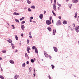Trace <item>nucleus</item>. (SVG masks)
Segmentation results:
<instances>
[{"label": "nucleus", "instance_id": "1", "mask_svg": "<svg viewBox=\"0 0 79 79\" xmlns=\"http://www.w3.org/2000/svg\"><path fill=\"white\" fill-rule=\"evenodd\" d=\"M46 23L48 25H50L51 24H52V23L50 21L47 20L46 21Z\"/></svg>", "mask_w": 79, "mask_h": 79}, {"label": "nucleus", "instance_id": "2", "mask_svg": "<svg viewBox=\"0 0 79 79\" xmlns=\"http://www.w3.org/2000/svg\"><path fill=\"white\" fill-rule=\"evenodd\" d=\"M56 24L57 26H59V25L61 24V21H60V20H59L57 21Z\"/></svg>", "mask_w": 79, "mask_h": 79}, {"label": "nucleus", "instance_id": "3", "mask_svg": "<svg viewBox=\"0 0 79 79\" xmlns=\"http://www.w3.org/2000/svg\"><path fill=\"white\" fill-rule=\"evenodd\" d=\"M53 8L55 11L56 10V3H54L53 4Z\"/></svg>", "mask_w": 79, "mask_h": 79}, {"label": "nucleus", "instance_id": "4", "mask_svg": "<svg viewBox=\"0 0 79 79\" xmlns=\"http://www.w3.org/2000/svg\"><path fill=\"white\" fill-rule=\"evenodd\" d=\"M44 53L46 57H48V55L46 52H45V51H44Z\"/></svg>", "mask_w": 79, "mask_h": 79}, {"label": "nucleus", "instance_id": "5", "mask_svg": "<svg viewBox=\"0 0 79 79\" xmlns=\"http://www.w3.org/2000/svg\"><path fill=\"white\" fill-rule=\"evenodd\" d=\"M53 48L54 51H55L56 52H58V49H57V48H56V47H54Z\"/></svg>", "mask_w": 79, "mask_h": 79}, {"label": "nucleus", "instance_id": "6", "mask_svg": "<svg viewBox=\"0 0 79 79\" xmlns=\"http://www.w3.org/2000/svg\"><path fill=\"white\" fill-rule=\"evenodd\" d=\"M72 2L73 3H76L77 2H78V0H73Z\"/></svg>", "mask_w": 79, "mask_h": 79}, {"label": "nucleus", "instance_id": "7", "mask_svg": "<svg viewBox=\"0 0 79 79\" xmlns=\"http://www.w3.org/2000/svg\"><path fill=\"white\" fill-rule=\"evenodd\" d=\"M43 18V14H41L40 15V18L41 19H42V18Z\"/></svg>", "mask_w": 79, "mask_h": 79}, {"label": "nucleus", "instance_id": "8", "mask_svg": "<svg viewBox=\"0 0 79 79\" xmlns=\"http://www.w3.org/2000/svg\"><path fill=\"white\" fill-rule=\"evenodd\" d=\"M7 42H9V43H10V44H11V42H12V41L10 39H9V40H7Z\"/></svg>", "mask_w": 79, "mask_h": 79}, {"label": "nucleus", "instance_id": "9", "mask_svg": "<svg viewBox=\"0 0 79 79\" xmlns=\"http://www.w3.org/2000/svg\"><path fill=\"white\" fill-rule=\"evenodd\" d=\"M30 48H29V47L28 46L27 47V52H28V53H29L30 52H29V50L30 49Z\"/></svg>", "mask_w": 79, "mask_h": 79}, {"label": "nucleus", "instance_id": "10", "mask_svg": "<svg viewBox=\"0 0 79 79\" xmlns=\"http://www.w3.org/2000/svg\"><path fill=\"white\" fill-rule=\"evenodd\" d=\"M18 77H19V75L17 76V75H15V79H18Z\"/></svg>", "mask_w": 79, "mask_h": 79}, {"label": "nucleus", "instance_id": "11", "mask_svg": "<svg viewBox=\"0 0 79 79\" xmlns=\"http://www.w3.org/2000/svg\"><path fill=\"white\" fill-rule=\"evenodd\" d=\"M21 29L23 30V31H24V25H22L21 26Z\"/></svg>", "mask_w": 79, "mask_h": 79}, {"label": "nucleus", "instance_id": "12", "mask_svg": "<svg viewBox=\"0 0 79 79\" xmlns=\"http://www.w3.org/2000/svg\"><path fill=\"white\" fill-rule=\"evenodd\" d=\"M25 56L27 58H28V59H29V56H28V55H27V53H26L25 54Z\"/></svg>", "mask_w": 79, "mask_h": 79}, {"label": "nucleus", "instance_id": "13", "mask_svg": "<svg viewBox=\"0 0 79 79\" xmlns=\"http://www.w3.org/2000/svg\"><path fill=\"white\" fill-rule=\"evenodd\" d=\"M29 38L30 39H32V36H31V32H30L29 34Z\"/></svg>", "mask_w": 79, "mask_h": 79}, {"label": "nucleus", "instance_id": "14", "mask_svg": "<svg viewBox=\"0 0 79 79\" xmlns=\"http://www.w3.org/2000/svg\"><path fill=\"white\" fill-rule=\"evenodd\" d=\"M48 29L49 31H52V28L50 27H48Z\"/></svg>", "mask_w": 79, "mask_h": 79}, {"label": "nucleus", "instance_id": "15", "mask_svg": "<svg viewBox=\"0 0 79 79\" xmlns=\"http://www.w3.org/2000/svg\"><path fill=\"white\" fill-rule=\"evenodd\" d=\"M13 15H19V14L16 12H14Z\"/></svg>", "mask_w": 79, "mask_h": 79}, {"label": "nucleus", "instance_id": "16", "mask_svg": "<svg viewBox=\"0 0 79 79\" xmlns=\"http://www.w3.org/2000/svg\"><path fill=\"white\" fill-rule=\"evenodd\" d=\"M11 45L12 47V48H13V49H14V48H15V45H14L13 44L11 43Z\"/></svg>", "mask_w": 79, "mask_h": 79}, {"label": "nucleus", "instance_id": "17", "mask_svg": "<svg viewBox=\"0 0 79 79\" xmlns=\"http://www.w3.org/2000/svg\"><path fill=\"white\" fill-rule=\"evenodd\" d=\"M10 62L11 64H14V61H13V60H10Z\"/></svg>", "mask_w": 79, "mask_h": 79}, {"label": "nucleus", "instance_id": "18", "mask_svg": "<svg viewBox=\"0 0 79 79\" xmlns=\"http://www.w3.org/2000/svg\"><path fill=\"white\" fill-rule=\"evenodd\" d=\"M35 52L36 53H38V51L37 50V49L36 48H35Z\"/></svg>", "mask_w": 79, "mask_h": 79}, {"label": "nucleus", "instance_id": "19", "mask_svg": "<svg viewBox=\"0 0 79 79\" xmlns=\"http://www.w3.org/2000/svg\"><path fill=\"white\" fill-rule=\"evenodd\" d=\"M76 31L77 32H79V30L78 29V28L76 27L75 28Z\"/></svg>", "mask_w": 79, "mask_h": 79}, {"label": "nucleus", "instance_id": "20", "mask_svg": "<svg viewBox=\"0 0 79 79\" xmlns=\"http://www.w3.org/2000/svg\"><path fill=\"white\" fill-rule=\"evenodd\" d=\"M15 37L16 40H18V37L17 36V35H15Z\"/></svg>", "mask_w": 79, "mask_h": 79}, {"label": "nucleus", "instance_id": "21", "mask_svg": "<svg viewBox=\"0 0 79 79\" xmlns=\"http://www.w3.org/2000/svg\"><path fill=\"white\" fill-rule=\"evenodd\" d=\"M52 12L54 16H56V14H55V12H54V11L52 10Z\"/></svg>", "mask_w": 79, "mask_h": 79}, {"label": "nucleus", "instance_id": "22", "mask_svg": "<svg viewBox=\"0 0 79 79\" xmlns=\"http://www.w3.org/2000/svg\"><path fill=\"white\" fill-rule=\"evenodd\" d=\"M27 3L29 4H30V3H31V1L29 0H27Z\"/></svg>", "mask_w": 79, "mask_h": 79}, {"label": "nucleus", "instance_id": "23", "mask_svg": "<svg viewBox=\"0 0 79 79\" xmlns=\"http://www.w3.org/2000/svg\"><path fill=\"white\" fill-rule=\"evenodd\" d=\"M0 78L1 79H4L5 78L4 77H3V76L0 75Z\"/></svg>", "mask_w": 79, "mask_h": 79}, {"label": "nucleus", "instance_id": "24", "mask_svg": "<svg viewBox=\"0 0 79 79\" xmlns=\"http://www.w3.org/2000/svg\"><path fill=\"white\" fill-rule=\"evenodd\" d=\"M31 8H33V9H35V6H32L31 7Z\"/></svg>", "mask_w": 79, "mask_h": 79}, {"label": "nucleus", "instance_id": "25", "mask_svg": "<svg viewBox=\"0 0 79 79\" xmlns=\"http://www.w3.org/2000/svg\"><path fill=\"white\" fill-rule=\"evenodd\" d=\"M22 66L23 67H25L26 66V64L25 63H24L22 65Z\"/></svg>", "mask_w": 79, "mask_h": 79}, {"label": "nucleus", "instance_id": "26", "mask_svg": "<svg viewBox=\"0 0 79 79\" xmlns=\"http://www.w3.org/2000/svg\"><path fill=\"white\" fill-rule=\"evenodd\" d=\"M77 13L76 12L75 13V15L74 16V17L75 18H77Z\"/></svg>", "mask_w": 79, "mask_h": 79}, {"label": "nucleus", "instance_id": "27", "mask_svg": "<svg viewBox=\"0 0 79 79\" xmlns=\"http://www.w3.org/2000/svg\"><path fill=\"white\" fill-rule=\"evenodd\" d=\"M51 66L52 67V69H54V68H55V66H54V65H53V64L51 65Z\"/></svg>", "mask_w": 79, "mask_h": 79}, {"label": "nucleus", "instance_id": "28", "mask_svg": "<svg viewBox=\"0 0 79 79\" xmlns=\"http://www.w3.org/2000/svg\"><path fill=\"white\" fill-rule=\"evenodd\" d=\"M63 23L64 24H66V21H64L63 22Z\"/></svg>", "mask_w": 79, "mask_h": 79}, {"label": "nucleus", "instance_id": "29", "mask_svg": "<svg viewBox=\"0 0 79 79\" xmlns=\"http://www.w3.org/2000/svg\"><path fill=\"white\" fill-rule=\"evenodd\" d=\"M15 21L19 23V20L17 19H15Z\"/></svg>", "mask_w": 79, "mask_h": 79}, {"label": "nucleus", "instance_id": "30", "mask_svg": "<svg viewBox=\"0 0 79 79\" xmlns=\"http://www.w3.org/2000/svg\"><path fill=\"white\" fill-rule=\"evenodd\" d=\"M24 23H25V21H23L21 22V24H24Z\"/></svg>", "mask_w": 79, "mask_h": 79}, {"label": "nucleus", "instance_id": "31", "mask_svg": "<svg viewBox=\"0 0 79 79\" xmlns=\"http://www.w3.org/2000/svg\"><path fill=\"white\" fill-rule=\"evenodd\" d=\"M32 49H35V48H35V46H33L32 47Z\"/></svg>", "mask_w": 79, "mask_h": 79}, {"label": "nucleus", "instance_id": "32", "mask_svg": "<svg viewBox=\"0 0 79 79\" xmlns=\"http://www.w3.org/2000/svg\"><path fill=\"white\" fill-rule=\"evenodd\" d=\"M2 52L4 53H6V51H2Z\"/></svg>", "mask_w": 79, "mask_h": 79}, {"label": "nucleus", "instance_id": "33", "mask_svg": "<svg viewBox=\"0 0 79 79\" xmlns=\"http://www.w3.org/2000/svg\"><path fill=\"white\" fill-rule=\"evenodd\" d=\"M29 70H30V72H31V70H32V68L31 67L29 68Z\"/></svg>", "mask_w": 79, "mask_h": 79}, {"label": "nucleus", "instance_id": "34", "mask_svg": "<svg viewBox=\"0 0 79 79\" xmlns=\"http://www.w3.org/2000/svg\"><path fill=\"white\" fill-rule=\"evenodd\" d=\"M11 26L13 27V29H15V27L14 26V25H12Z\"/></svg>", "mask_w": 79, "mask_h": 79}, {"label": "nucleus", "instance_id": "35", "mask_svg": "<svg viewBox=\"0 0 79 79\" xmlns=\"http://www.w3.org/2000/svg\"><path fill=\"white\" fill-rule=\"evenodd\" d=\"M27 44H29V40H27Z\"/></svg>", "mask_w": 79, "mask_h": 79}, {"label": "nucleus", "instance_id": "36", "mask_svg": "<svg viewBox=\"0 0 79 79\" xmlns=\"http://www.w3.org/2000/svg\"><path fill=\"white\" fill-rule=\"evenodd\" d=\"M53 35H55V30H53Z\"/></svg>", "mask_w": 79, "mask_h": 79}, {"label": "nucleus", "instance_id": "37", "mask_svg": "<svg viewBox=\"0 0 79 79\" xmlns=\"http://www.w3.org/2000/svg\"><path fill=\"white\" fill-rule=\"evenodd\" d=\"M31 63H33L34 62V60H33V59H31Z\"/></svg>", "mask_w": 79, "mask_h": 79}, {"label": "nucleus", "instance_id": "38", "mask_svg": "<svg viewBox=\"0 0 79 79\" xmlns=\"http://www.w3.org/2000/svg\"><path fill=\"white\" fill-rule=\"evenodd\" d=\"M26 63L27 64H29V62L28 61H27Z\"/></svg>", "mask_w": 79, "mask_h": 79}, {"label": "nucleus", "instance_id": "39", "mask_svg": "<svg viewBox=\"0 0 79 79\" xmlns=\"http://www.w3.org/2000/svg\"><path fill=\"white\" fill-rule=\"evenodd\" d=\"M57 5H58V6H61V4H59V3H57Z\"/></svg>", "mask_w": 79, "mask_h": 79}, {"label": "nucleus", "instance_id": "40", "mask_svg": "<svg viewBox=\"0 0 79 79\" xmlns=\"http://www.w3.org/2000/svg\"><path fill=\"white\" fill-rule=\"evenodd\" d=\"M28 11H31V9H30V8H29L28 9Z\"/></svg>", "mask_w": 79, "mask_h": 79}, {"label": "nucleus", "instance_id": "41", "mask_svg": "<svg viewBox=\"0 0 79 79\" xmlns=\"http://www.w3.org/2000/svg\"><path fill=\"white\" fill-rule=\"evenodd\" d=\"M58 18H59L60 19H61V16H59Z\"/></svg>", "mask_w": 79, "mask_h": 79}, {"label": "nucleus", "instance_id": "42", "mask_svg": "<svg viewBox=\"0 0 79 79\" xmlns=\"http://www.w3.org/2000/svg\"><path fill=\"white\" fill-rule=\"evenodd\" d=\"M48 77L49 79H51V77H50V75H49L48 76Z\"/></svg>", "mask_w": 79, "mask_h": 79}, {"label": "nucleus", "instance_id": "43", "mask_svg": "<svg viewBox=\"0 0 79 79\" xmlns=\"http://www.w3.org/2000/svg\"><path fill=\"white\" fill-rule=\"evenodd\" d=\"M73 27H75V23H73Z\"/></svg>", "mask_w": 79, "mask_h": 79}, {"label": "nucleus", "instance_id": "44", "mask_svg": "<svg viewBox=\"0 0 79 79\" xmlns=\"http://www.w3.org/2000/svg\"><path fill=\"white\" fill-rule=\"evenodd\" d=\"M49 57L50 59H51V58H52V56H49Z\"/></svg>", "mask_w": 79, "mask_h": 79}, {"label": "nucleus", "instance_id": "45", "mask_svg": "<svg viewBox=\"0 0 79 79\" xmlns=\"http://www.w3.org/2000/svg\"><path fill=\"white\" fill-rule=\"evenodd\" d=\"M23 35H24L23 34H22L21 35V36H22V37H23Z\"/></svg>", "mask_w": 79, "mask_h": 79}, {"label": "nucleus", "instance_id": "46", "mask_svg": "<svg viewBox=\"0 0 79 79\" xmlns=\"http://www.w3.org/2000/svg\"><path fill=\"white\" fill-rule=\"evenodd\" d=\"M72 6V4H71L70 5V6H69V8H71V7Z\"/></svg>", "mask_w": 79, "mask_h": 79}, {"label": "nucleus", "instance_id": "47", "mask_svg": "<svg viewBox=\"0 0 79 79\" xmlns=\"http://www.w3.org/2000/svg\"><path fill=\"white\" fill-rule=\"evenodd\" d=\"M70 29H71V31H73V29L71 27H70Z\"/></svg>", "mask_w": 79, "mask_h": 79}, {"label": "nucleus", "instance_id": "48", "mask_svg": "<svg viewBox=\"0 0 79 79\" xmlns=\"http://www.w3.org/2000/svg\"><path fill=\"white\" fill-rule=\"evenodd\" d=\"M30 19H31H31H33V17H30Z\"/></svg>", "mask_w": 79, "mask_h": 79}, {"label": "nucleus", "instance_id": "49", "mask_svg": "<svg viewBox=\"0 0 79 79\" xmlns=\"http://www.w3.org/2000/svg\"><path fill=\"white\" fill-rule=\"evenodd\" d=\"M49 19L50 20V21H51V19H52V17H50V18H49Z\"/></svg>", "mask_w": 79, "mask_h": 79}, {"label": "nucleus", "instance_id": "50", "mask_svg": "<svg viewBox=\"0 0 79 79\" xmlns=\"http://www.w3.org/2000/svg\"><path fill=\"white\" fill-rule=\"evenodd\" d=\"M24 18H24V17H22V19H24Z\"/></svg>", "mask_w": 79, "mask_h": 79}, {"label": "nucleus", "instance_id": "51", "mask_svg": "<svg viewBox=\"0 0 79 79\" xmlns=\"http://www.w3.org/2000/svg\"><path fill=\"white\" fill-rule=\"evenodd\" d=\"M46 13V11L45 10L44 12V15H45V14Z\"/></svg>", "mask_w": 79, "mask_h": 79}, {"label": "nucleus", "instance_id": "52", "mask_svg": "<svg viewBox=\"0 0 79 79\" xmlns=\"http://www.w3.org/2000/svg\"><path fill=\"white\" fill-rule=\"evenodd\" d=\"M55 3H56V0H54Z\"/></svg>", "mask_w": 79, "mask_h": 79}, {"label": "nucleus", "instance_id": "53", "mask_svg": "<svg viewBox=\"0 0 79 79\" xmlns=\"http://www.w3.org/2000/svg\"><path fill=\"white\" fill-rule=\"evenodd\" d=\"M20 21H22L23 20V19H22V18H21L20 19Z\"/></svg>", "mask_w": 79, "mask_h": 79}, {"label": "nucleus", "instance_id": "54", "mask_svg": "<svg viewBox=\"0 0 79 79\" xmlns=\"http://www.w3.org/2000/svg\"><path fill=\"white\" fill-rule=\"evenodd\" d=\"M30 23H31V22H32V20H31V19H30Z\"/></svg>", "mask_w": 79, "mask_h": 79}, {"label": "nucleus", "instance_id": "55", "mask_svg": "<svg viewBox=\"0 0 79 79\" xmlns=\"http://www.w3.org/2000/svg\"><path fill=\"white\" fill-rule=\"evenodd\" d=\"M1 71H3V69H2V68H1Z\"/></svg>", "mask_w": 79, "mask_h": 79}, {"label": "nucleus", "instance_id": "56", "mask_svg": "<svg viewBox=\"0 0 79 79\" xmlns=\"http://www.w3.org/2000/svg\"><path fill=\"white\" fill-rule=\"evenodd\" d=\"M51 0V3H52V0Z\"/></svg>", "mask_w": 79, "mask_h": 79}, {"label": "nucleus", "instance_id": "57", "mask_svg": "<svg viewBox=\"0 0 79 79\" xmlns=\"http://www.w3.org/2000/svg\"><path fill=\"white\" fill-rule=\"evenodd\" d=\"M18 52V50H16V51H15V52Z\"/></svg>", "mask_w": 79, "mask_h": 79}, {"label": "nucleus", "instance_id": "58", "mask_svg": "<svg viewBox=\"0 0 79 79\" xmlns=\"http://www.w3.org/2000/svg\"><path fill=\"white\" fill-rule=\"evenodd\" d=\"M33 75L34 76H35V73H34Z\"/></svg>", "mask_w": 79, "mask_h": 79}, {"label": "nucleus", "instance_id": "59", "mask_svg": "<svg viewBox=\"0 0 79 79\" xmlns=\"http://www.w3.org/2000/svg\"><path fill=\"white\" fill-rule=\"evenodd\" d=\"M52 23H53V20H52Z\"/></svg>", "mask_w": 79, "mask_h": 79}, {"label": "nucleus", "instance_id": "60", "mask_svg": "<svg viewBox=\"0 0 79 79\" xmlns=\"http://www.w3.org/2000/svg\"><path fill=\"white\" fill-rule=\"evenodd\" d=\"M2 59L1 57H0V60H1Z\"/></svg>", "mask_w": 79, "mask_h": 79}, {"label": "nucleus", "instance_id": "61", "mask_svg": "<svg viewBox=\"0 0 79 79\" xmlns=\"http://www.w3.org/2000/svg\"><path fill=\"white\" fill-rule=\"evenodd\" d=\"M66 2H68L69 1V0H66Z\"/></svg>", "mask_w": 79, "mask_h": 79}, {"label": "nucleus", "instance_id": "62", "mask_svg": "<svg viewBox=\"0 0 79 79\" xmlns=\"http://www.w3.org/2000/svg\"><path fill=\"white\" fill-rule=\"evenodd\" d=\"M58 10H59V9H60V7H58Z\"/></svg>", "mask_w": 79, "mask_h": 79}, {"label": "nucleus", "instance_id": "63", "mask_svg": "<svg viewBox=\"0 0 79 79\" xmlns=\"http://www.w3.org/2000/svg\"><path fill=\"white\" fill-rule=\"evenodd\" d=\"M77 28H78V29H79V26Z\"/></svg>", "mask_w": 79, "mask_h": 79}, {"label": "nucleus", "instance_id": "64", "mask_svg": "<svg viewBox=\"0 0 79 79\" xmlns=\"http://www.w3.org/2000/svg\"><path fill=\"white\" fill-rule=\"evenodd\" d=\"M34 73H35V69H34Z\"/></svg>", "mask_w": 79, "mask_h": 79}]
</instances>
